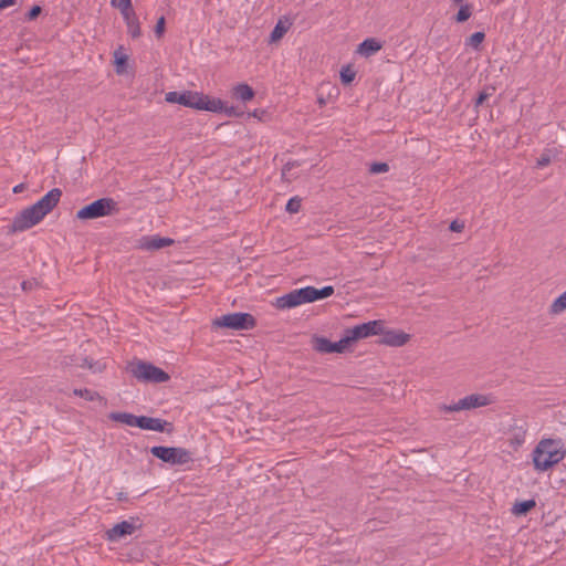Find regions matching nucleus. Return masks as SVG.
<instances>
[{"label": "nucleus", "instance_id": "f257e3e1", "mask_svg": "<svg viewBox=\"0 0 566 566\" xmlns=\"http://www.w3.org/2000/svg\"><path fill=\"white\" fill-rule=\"evenodd\" d=\"M566 458V447L562 439H541L532 451V462L536 472H546Z\"/></svg>", "mask_w": 566, "mask_h": 566}, {"label": "nucleus", "instance_id": "f03ea898", "mask_svg": "<svg viewBox=\"0 0 566 566\" xmlns=\"http://www.w3.org/2000/svg\"><path fill=\"white\" fill-rule=\"evenodd\" d=\"M165 99L168 103H177L197 111L217 112L222 107L220 98L210 97L196 91L168 92Z\"/></svg>", "mask_w": 566, "mask_h": 566}, {"label": "nucleus", "instance_id": "7ed1b4c3", "mask_svg": "<svg viewBox=\"0 0 566 566\" xmlns=\"http://www.w3.org/2000/svg\"><path fill=\"white\" fill-rule=\"evenodd\" d=\"M118 212V205L113 198H101L83 207L76 212L80 220H93L102 217L113 216Z\"/></svg>", "mask_w": 566, "mask_h": 566}, {"label": "nucleus", "instance_id": "20e7f679", "mask_svg": "<svg viewBox=\"0 0 566 566\" xmlns=\"http://www.w3.org/2000/svg\"><path fill=\"white\" fill-rule=\"evenodd\" d=\"M150 453L171 465H182L192 460V453L180 447L155 446L150 448Z\"/></svg>", "mask_w": 566, "mask_h": 566}, {"label": "nucleus", "instance_id": "39448f33", "mask_svg": "<svg viewBox=\"0 0 566 566\" xmlns=\"http://www.w3.org/2000/svg\"><path fill=\"white\" fill-rule=\"evenodd\" d=\"M132 375L140 381L160 384L169 379V375L161 368L146 361L130 365Z\"/></svg>", "mask_w": 566, "mask_h": 566}, {"label": "nucleus", "instance_id": "423d86ee", "mask_svg": "<svg viewBox=\"0 0 566 566\" xmlns=\"http://www.w3.org/2000/svg\"><path fill=\"white\" fill-rule=\"evenodd\" d=\"M213 325L216 327L242 331L253 328L255 319L249 313H230L216 318Z\"/></svg>", "mask_w": 566, "mask_h": 566}, {"label": "nucleus", "instance_id": "0eeeda50", "mask_svg": "<svg viewBox=\"0 0 566 566\" xmlns=\"http://www.w3.org/2000/svg\"><path fill=\"white\" fill-rule=\"evenodd\" d=\"M44 213L36 209L35 205L23 209L12 221V230L15 232L25 231L38 224L43 218Z\"/></svg>", "mask_w": 566, "mask_h": 566}, {"label": "nucleus", "instance_id": "6e6552de", "mask_svg": "<svg viewBox=\"0 0 566 566\" xmlns=\"http://www.w3.org/2000/svg\"><path fill=\"white\" fill-rule=\"evenodd\" d=\"M490 403V399L480 394H472L469 396H465L458 400L454 403L451 405H442L439 407V409L443 412H458L462 410H471L479 407H484Z\"/></svg>", "mask_w": 566, "mask_h": 566}, {"label": "nucleus", "instance_id": "1a4fd4ad", "mask_svg": "<svg viewBox=\"0 0 566 566\" xmlns=\"http://www.w3.org/2000/svg\"><path fill=\"white\" fill-rule=\"evenodd\" d=\"M381 329V323L379 321H369L367 323L356 325L346 331V334L352 342L357 339L366 338L371 335L379 334Z\"/></svg>", "mask_w": 566, "mask_h": 566}, {"label": "nucleus", "instance_id": "9d476101", "mask_svg": "<svg viewBox=\"0 0 566 566\" xmlns=\"http://www.w3.org/2000/svg\"><path fill=\"white\" fill-rule=\"evenodd\" d=\"M174 244V240L170 238H164L158 234L144 235L138 240V248L144 251H156L170 247Z\"/></svg>", "mask_w": 566, "mask_h": 566}, {"label": "nucleus", "instance_id": "9b49d317", "mask_svg": "<svg viewBox=\"0 0 566 566\" xmlns=\"http://www.w3.org/2000/svg\"><path fill=\"white\" fill-rule=\"evenodd\" d=\"M61 196L62 191L59 188H53L34 205L36 206V209H40L41 212L46 216L59 203Z\"/></svg>", "mask_w": 566, "mask_h": 566}, {"label": "nucleus", "instance_id": "f8f14e48", "mask_svg": "<svg viewBox=\"0 0 566 566\" xmlns=\"http://www.w3.org/2000/svg\"><path fill=\"white\" fill-rule=\"evenodd\" d=\"M138 423H139L138 428H140L143 430H151V431H158V432L171 430V423L166 420H163L160 418L139 416Z\"/></svg>", "mask_w": 566, "mask_h": 566}, {"label": "nucleus", "instance_id": "ddd939ff", "mask_svg": "<svg viewBox=\"0 0 566 566\" xmlns=\"http://www.w3.org/2000/svg\"><path fill=\"white\" fill-rule=\"evenodd\" d=\"M135 528L136 526L132 521H123L107 530L106 538L111 542H117L122 537L133 534Z\"/></svg>", "mask_w": 566, "mask_h": 566}, {"label": "nucleus", "instance_id": "4468645a", "mask_svg": "<svg viewBox=\"0 0 566 566\" xmlns=\"http://www.w3.org/2000/svg\"><path fill=\"white\" fill-rule=\"evenodd\" d=\"M382 49V42L375 38H367L359 43L356 53L364 57H370Z\"/></svg>", "mask_w": 566, "mask_h": 566}, {"label": "nucleus", "instance_id": "2eb2a0df", "mask_svg": "<svg viewBox=\"0 0 566 566\" xmlns=\"http://www.w3.org/2000/svg\"><path fill=\"white\" fill-rule=\"evenodd\" d=\"M120 13L126 22L128 32L132 35V38H139L142 35L140 24L133 8H130L129 10L120 11Z\"/></svg>", "mask_w": 566, "mask_h": 566}, {"label": "nucleus", "instance_id": "dca6fc26", "mask_svg": "<svg viewBox=\"0 0 566 566\" xmlns=\"http://www.w3.org/2000/svg\"><path fill=\"white\" fill-rule=\"evenodd\" d=\"M409 340V335L403 332L389 331L384 334L382 343L389 346H402Z\"/></svg>", "mask_w": 566, "mask_h": 566}, {"label": "nucleus", "instance_id": "f3484780", "mask_svg": "<svg viewBox=\"0 0 566 566\" xmlns=\"http://www.w3.org/2000/svg\"><path fill=\"white\" fill-rule=\"evenodd\" d=\"M298 305H302V303L300 302L294 290L275 300V306L280 310H289Z\"/></svg>", "mask_w": 566, "mask_h": 566}, {"label": "nucleus", "instance_id": "a211bd4d", "mask_svg": "<svg viewBox=\"0 0 566 566\" xmlns=\"http://www.w3.org/2000/svg\"><path fill=\"white\" fill-rule=\"evenodd\" d=\"M232 94L244 103L253 99L255 96L254 90L247 83L237 84L232 90Z\"/></svg>", "mask_w": 566, "mask_h": 566}, {"label": "nucleus", "instance_id": "6ab92c4d", "mask_svg": "<svg viewBox=\"0 0 566 566\" xmlns=\"http://www.w3.org/2000/svg\"><path fill=\"white\" fill-rule=\"evenodd\" d=\"M123 46H119L114 51V65L115 72L118 75H123L127 72L128 55L122 52Z\"/></svg>", "mask_w": 566, "mask_h": 566}, {"label": "nucleus", "instance_id": "aec40b11", "mask_svg": "<svg viewBox=\"0 0 566 566\" xmlns=\"http://www.w3.org/2000/svg\"><path fill=\"white\" fill-rule=\"evenodd\" d=\"M109 418L114 421L124 423L129 427H138L139 416H135L128 412H113Z\"/></svg>", "mask_w": 566, "mask_h": 566}, {"label": "nucleus", "instance_id": "412c9836", "mask_svg": "<svg viewBox=\"0 0 566 566\" xmlns=\"http://www.w3.org/2000/svg\"><path fill=\"white\" fill-rule=\"evenodd\" d=\"M536 505V502L534 500H526L516 502L512 507V513L516 516L525 515L528 513L532 509H534Z\"/></svg>", "mask_w": 566, "mask_h": 566}, {"label": "nucleus", "instance_id": "4be33fe9", "mask_svg": "<svg viewBox=\"0 0 566 566\" xmlns=\"http://www.w3.org/2000/svg\"><path fill=\"white\" fill-rule=\"evenodd\" d=\"M290 25H291V23L285 25L282 20H279V22L275 24V27L273 28V30L270 33L269 42L275 43V42L280 41L287 32Z\"/></svg>", "mask_w": 566, "mask_h": 566}, {"label": "nucleus", "instance_id": "5701e85b", "mask_svg": "<svg viewBox=\"0 0 566 566\" xmlns=\"http://www.w3.org/2000/svg\"><path fill=\"white\" fill-rule=\"evenodd\" d=\"M334 293V287L328 285L322 289L311 286V300L312 302L329 297Z\"/></svg>", "mask_w": 566, "mask_h": 566}, {"label": "nucleus", "instance_id": "b1692460", "mask_svg": "<svg viewBox=\"0 0 566 566\" xmlns=\"http://www.w3.org/2000/svg\"><path fill=\"white\" fill-rule=\"evenodd\" d=\"M312 347L322 354H328V347H331V340L323 336H314L312 338Z\"/></svg>", "mask_w": 566, "mask_h": 566}, {"label": "nucleus", "instance_id": "393cba45", "mask_svg": "<svg viewBox=\"0 0 566 566\" xmlns=\"http://www.w3.org/2000/svg\"><path fill=\"white\" fill-rule=\"evenodd\" d=\"M566 310V291L560 294L549 306V314L558 315Z\"/></svg>", "mask_w": 566, "mask_h": 566}, {"label": "nucleus", "instance_id": "a878e982", "mask_svg": "<svg viewBox=\"0 0 566 566\" xmlns=\"http://www.w3.org/2000/svg\"><path fill=\"white\" fill-rule=\"evenodd\" d=\"M472 14V6L469 3L461 4L457 14L454 15V21L458 23H463L470 19Z\"/></svg>", "mask_w": 566, "mask_h": 566}, {"label": "nucleus", "instance_id": "bb28decb", "mask_svg": "<svg viewBox=\"0 0 566 566\" xmlns=\"http://www.w3.org/2000/svg\"><path fill=\"white\" fill-rule=\"evenodd\" d=\"M339 77L344 85H350L356 77V71L350 65L343 66Z\"/></svg>", "mask_w": 566, "mask_h": 566}, {"label": "nucleus", "instance_id": "cd10ccee", "mask_svg": "<svg viewBox=\"0 0 566 566\" xmlns=\"http://www.w3.org/2000/svg\"><path fill=\"white\" fill-rule=\"evenodd\" d=\"M73 394L75 396H78L81 398H84L87 401H95V400H102V397L98 392L84 388V389H74Z\"/></svg>", "mask_w": 566, "mask_h": 566}, {"label": "nucleus", "instance_id": "c85d7f7f", "mask_svg": "<svg viewBox=\"0 0 566 566\" xmlns=\"http://www.w3.org/2000/svg\"><path fill=\"white\" fill-rule=\"evenodd\" d=\"M350 344V340L345 334V336L338 342H331V347H328L329 353H344L347 346Z\"/></svg>", "mask_w": 566, "mask_h": 566}, {"label": "nucleus", "instance_id": "c756f323", "mask_svg": "<svg viewBox=\"0 0 566 566\" xmlns=\"http://www.w3.org/2000/svg\"><path fill=\"white\" fill-rule=\"evenodd\" d=\"M485 39L484 32L478 31L472 33L465 41V45L479 49Z\"/></svg>", "mask_w": 566, "mask_h": 566}, {"label": "nucleus", "instance_id": "7c9ffc66", "mask_svg": "<svg viewBox=\"0 0 566 566\" xmlns=\"http://www.w3.org/2000/svg\"><path fill=\"white\" fill-rule=\"evenodd\" d=\"M216 113H224L229 117H241L244 114L243 109L234 106H227L223 101L221 109L217 111Z\"/></svg>", "mask_w": 566, "mask_h": 566}, {"label": "nucleus", "instance_id": "2f4dec72", "mask_svg": "<svg viewBox=\"0 0 566 566\" xmlns=\"http://www.w3.org/2000/svg\"><path fill=\"white\" fill-rule=\"evenodd\" d=\"M494 91V87H488L486 90L480 92L474 101V107L478 108L482 106L492 96Z\"/></svg>", "mask_w": 566, "mask_h": 566}, {"label": "nucleus", "instance_id": "473e14b6", "mask_svg": "<svg viewBox=\"0 0 566 566\" xmlns=\"http://www.w3.org/2000/svg\"><path fill=\"white\" fill-rule=\"evenodd\" d=\"M302 200L298 197H292L285 207L289 213H297L301 210Z\"/></svg>", "mask_w": 566, "mask_h": 566}, {"label": "nucleus", "instance_id": "72a5a7b5", "mask_svg": "<svg viewBox=\"0 0 566 566\" xmlns=\"http://www.w3.org/2000/svg\"><path fill=\"white\" fill-rule=\"evenodd\" d=\"M294 292L296 293V295L302 304L312 302L311 286L297 289V290H294Z\"/></svg>", "mask_w": 566, "mask_h": 566}, {"label": "nucleus", "instance_id": "f704fd0d", "mask_svg": "<svg viewBox=\"0 0 566 566\" xmlns=\"http://www.w3.org/2000/svg\"><path fill=\"white\" fill-rule=\"evenodd\" d=\"M389 170V166L386 163H373L369 165L368 171L371 175L384 174Z\"/></svg>", "mask_w": 566, "mask_h": 566}, {"label": "nucleus", "instance_id": "c9c22d12", "mask_svg": "<svg viewBox=\"0 0 566 566\" xmlns=\"http://www.w3.org/2000/svg\"><path fill=\"white\" fill-rule=\"evenodd\" d=\"M111 4L120 11L129 10L132 7V0H111Z\"/></svg>", "mask_w": 566, "mask_h": 566}, {"label": "nucleus", "instance_id": "e433bc0d", "mask_svg": "<svg viewBox=\"0 0 566 566\" xmlns=\"http://www.w3.org/2000/svg\"><path fill=\"white\" fill-rule=\"evenodd\" d=\"M166 30V19L164 15L158 18L156 25H155V34L157 38H161L164 32Z\"/></svg>", "mask_w": 566, "mask_h": 566}, {"label": "nucleus", "instance_id": "4c0bfd02", "mask_svg": "<svg viewBox=\"0 0 566 566\" xmlns=\"http://www.w3.org/2000/svg\"><path fill=\"white\" fill-rule=\"evenodd\" d=\"M42 12V8L38 4H34L30 8V10L27 12L25 18L29 21L35 20Z\"/></svg>", "mask_w": 566, "mask_h": 566}, {"label": "nucleus", "instance_id": "58836bf2", "mask_svg": "<svg viewBox=\"0 0 566 566\" xmlns=\"http://www.w3.org/2000/svg\"><path fill=\"white\" fill-rule=\"evenodd\" d=\"M551 163V157L548 155H542L538 159H537V167H545L547 166L548 164Z\"/></svg>", "mask_w": 566, "mask_h": 566}, {"label": "nucleus", "instance_id": "ea45409f", "mask_svg": "<svg viewBox=\"0 0 566 566\" xmlns=\"http://www.w3.org/2000/svg\"><path fill=\"white\" fill-rule=\"evenodd\" d=\"M463 227H464L463 223H460L459 221L455 220L450 223L449 228L453 232H460V231H462Z\"/></svg>", "mask_w": 566, "mask_h": 566}, {"label": "nucleus", "instance_id": "a19ab883", "mask_svg": "<svg viewBox=\"0 0 566 566\" xmlns=\"http://www.w3.org/2000/svg\"><path fill=\"white\" fill-rule=\"evenodd\" d=\"M17 0H0V11L14 6Z\"/></svg>", "mask_w": 566, "mask_h": 566}, {"label": "nucleus", "instance_id": "79ce46f5", "mask_svg": "<svg viewBox=\"0 0 566 566\" xmlns=\"http://www.w3.org/2000/svg\"><path fill=\"white\" fill-rule=\"evenodd\" d=\"M523 443H524V436L523 434L522 436L518 434V436H516L514 438V440H512V444H514L515 447H520Z\"/></svg>", "mask_w": 566, "mask_h": 566}, {"label": "nucleus", "instance_id": "37998d69", "mask_svg": "<svg viewBox=\"0 0 566 566\" xmlns=\"http://www.w3.org/2000/svg\"><path fill=\"white\" fill-rule=\"evenodd\" d=\"M24 188H25L24 184H19V185H17V186H14V188H13V192H14V193H20V192H22V191H23V189H24Z\"/></svg>", "mask_w": 566, "mask_h": 566}, {"label": "nucleus", "instance_id": "c03bdc74", "mask_svg": "<svg viewBox=\"0 0 566 566\" xmlns=\"http://www.w3.org/2000/svg\"><path fill=\"white\" fill-rule=\"evenodd\" d=\"M118 500L119 501L126 500V496L123 493H119L118 494Z\"/></svg>", "mask_w": 566, "mask_h": 566}, {"label": "nucleus", "instance_id": "a18cd8bd", "mask_svg": "<svg viewBox=\"0 0 566 566\" xmlns=\"http://www.w3.org/2000/svg\"><path fill=\"white\" fill-rule=\"evenodd\" d=\"M454 4H461L463 0H452Z\"/></svg>", "mask_w": 566, "mask_h": 566}, {"label": "nucleus", "instance_id": "49530a36", "mask_svg": "<svg viewBox=\"0 0 566 566\" xmlns=\"http://www.w3.org/2000/svg\"><path fill=\"white\" fill-rule=\"evenodd\" d=\"M22 289H23V290L28 289L27 282H23V283H22Z\"/></svg>", "mask_w": 566, "mask_h": 566}, {"label": "nucleus", "instance_id": "de8ad7c7", "mask_svg": "<svg viewBox=\"0 0 566 566\" xmlns=\"http://www.w3.org/2000/svg\"><path fill=\"white\" fill-rule=\"evenodd\" d=\"M253 116H255V117L259 116V113H256V111H254Z\"/></svg>", "mask_w": 566, "mask_h": 566}]
</instances>
